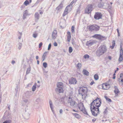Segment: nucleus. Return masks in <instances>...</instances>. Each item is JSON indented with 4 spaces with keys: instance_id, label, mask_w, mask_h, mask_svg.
Instances as JSON below:
<instances>
[{
    "instance_id": "nucleus-1",
    "label": "nucleus",
    "mask_w": 123,
    "mask_h": 123,
    "mask_svg": "<svg viewBox=\"0 0 123 123\" xmlns=\"http://www.w3.org/2000/svg\"><path fill=\"white\" fill-rule=\"evenodd\" d=\"M100 106V100L97 98L94 100L91 104V110L93 115L97 116L99 114V107Z\"/></svg>"
},
{
    "instance_id": "nucleus-2",
    "label": "nucleus",
    "mask_w": 123,
    "mask_h": 123,
    "mask_svg": "<svg viewBox=\"0 0 123 123\" xmlns=\"http://www.w3.org/2000/svg\"><path fill=\"white\" fill-rule=\"evenodd\" d=\"M88 91L87 87L83 86L80 87L79 90V94L81 95L83 99H85L87 97Z\"/></svg>"
},
{
    "instance_id": "nucleus-3",
    "label": "nucleus",
    "mask_w": 123,
    "mask_h": 123,
    "mask_svg": "<svg viewBox=\"0 0 123 123\" xmlns=\"http://www.w3.org/2000/svg\"><path fill=\"white\" fill-rule=\"evenodd\" d=\"M56 86L57 88L55 89L56 91L58 92L59 93H63L64 92L63 89L64 87L63 83L62 82H58Z\"/></svg>"
},
{
    "instance_id": "nucleus-4",
    "label": "nucleus",
    "mask_w": 123,
    "mask_h": 123,
    "mask_svg": "<svg viewBox=\"0 0 123 123\" xmlns=\"http://www.w3.org/2000/svg\"><path fill=\"white\" fill-rule=\"evenodd\" d=\"M86 28L88 31H97L99 30V27L96 25L94 24L87 26Z\"/></svg>"
},
{
    "instance_id": "nucleus-5",
    "label": "nucleus",
    "mask_w": 123,
    "mask_h": 123,
    "mask_svg": "<svg viewBox=\"0 0 123 123\" xmlns=\"http://www.w3.org/2000/svg\"><path fill=\"white\" fill-rule=\"evenodd\" d=\"M109 5L106 2V0H100V8L106 9L108 7Z\"/></svg>"
},
{
    "instance_id": "nucleus-6",
    "label": "nucleus",
    "mask_w": 123,
    "mask_h": 123,
    "mask_svg": "<svg viewBox=\"0 0 123 123\" xmlns=\"http://www.w3.org/2000/svg\"><path fill=\"white\" fill-rule=\"evenodd\" d=\"M92 10V5L91 4L88 5L85 10L86 13H89L91 12Z\"/></svg>"
},
{
    "instance_id": "nucleus-7",
    "label": "nucleus",
    "mask_w": 123,
    "mask_h": 123,
    "mask_svg": "<svg viewBox=\"0 0 123 123\" xmlns=\"http://www.w3.org/2000/svg\"><path fill=\"white\" fill-rule=\"evenodd\" d=\"M123 60V50L121 45L120 47V54L118 61L120 63Z\"/></svg>"
},
{
    "instance_id": "nucleus-8",
    "label": "nucleus",
    "mask_w": 123,
    "mask_h": 123,
    "mask_svg": "<svg viewBox=\"0 0 123 123\" xmlns=\"http://www.w3.org/2000/svg\"><path fill=\"white\" fill-rule=\"evenodd\" d=\"M77 106L81 111L84 113V112L85 111V109L83 103L81 102L79 103L77 105Z\"/></svg>"
},
{
    "instance_id": "nucleus-9",
    "label": "nucleus",
    "mask_w": 123,
    "mask_h": 123,
    "mask_svg": "<svg viewBox=\"0 0 123 123\" xmlns=\"http://www.w3.org/2000/svg\"><path fill=\"white\" fill-rule=\"evenodd\" d=\"M68 103H69L71 106H73L75 105L76 102L75 101L73 100L70 97V96L68 98Z\"/></svg>"
},
{
    "instance_id": "nucleus-10",
    "label": "nucleus",
    "mask_w": 123,
    "mask_h": 123,
    "mask_svg": "<svg viewBox=\"0 0 123 123\" xmlns=\"http://www.w3.org/2000/svg\"><path fill=\"white\" fill-rule=\"evenodd\" d=\"M69 83L70 84H77V81L75 78L72 77L69 80Z\"/></svg>"
},
{
    "instance_id": "nucleus-11",
    "label": "nucleus",
    "mask_w": 123,
    "mask_h": 123,
    "mask_svg": "<svg viewBox=\"0 0 123 123\" xmlns=\"http://www.w3.org/2000/svg\"><path fill=\"white\" fill-rule=\"evenodd\" d=\"M102 88L104 90H108L110 87V85L107 83H104L102 84Z\"/></svg>"
},
{
    "instance_id": "nucleus-12",
    "label": "nucleus",
    "mask_w": 123,
    "mask_h": 123,
    "mask_svg": "<svg viewBox=\"0 0 123 123\" xmlns=\"http://www.w3.org/2000/svg\"><path fill=\"white\" fill-rule=\"evenodd\" d=\"M107 48L105 46H102L100 49V55L105 52Z\"/></svg>"
},
{
    "instance_id": "nucleus-13",
    "label": "nucleus",
    "mask_w": 123,
    "mask_h": 123,
    "mask_svg": "<svg viewBox=\"0 0 123 123\" xmlns=\"http://www.w3.org/2000/svg\"><path fill=\"white\" fill-rule=\"evenodd\" d=\"M118 81L120 85L123 86V74H121L120 75V78L118 79Z\"/></svg>"
},
{
    "instance_id": "nucleus-14",
    "label": "nucleus",
    "mask_w": 123,
    "mask_h": 123,
    "mask_svg": "<svg viewBox=\"0 0 123 123\" xmlns=\"http://www.w3.org/2000/svg\"><path fill=\"white\" fill-rule=\"evenodd\" d=\"M115 90L114 92L115 94V97H117L118 96V93L120 92L119 91L118 89L116 86H115L114 87Z\"/></svg>"
},
{
    "instance_id": "nucleus-15",
    "label": "nucleus",
    "mask_w": 123,
    "mask_h": 123,
    "mask_svg": "<svg viewBox=\"0 0 123 123\" xmlns=\"http://www.w3.org/2000/svg\"><path fill=\"white\" fill-rule=\"evenodd\" d=\"M67 36L68 41V42H70L71 38V33L70 32H67Z\"/></svg>"
},
{
    "instance_id": "nucleus-16",
    "label": "nucleus",
    "mask_w": 123,
    "mask_h": 123,
    "mask_svg": "<svg viewBox=\"0 0 123 123\" xmlns=\"http://www.w3.org/2000/svg\"><path fill=\"white\" fill-rule=\"evenodd\" d=\"M57 36V31L56 30H54L52 33V37L53 39H55Z\"/></svg>"
},
{
    "instance_id": "nucleus-17",
    "label": "nucleus",
    "mask_w": 123,
    "mask_h": 123,
    "mask_svg": "<svg viewBox=\"0 0 123 123\" xmlns=\"http://www.w3.org/2000/svg\"><path fill=\"white\" fill-rule=\"evenodd\" d=\"M94 18L96 19H99L100 18V14L99 12H97L95 14Z\"/></svg>"
},
{
    "instance_id": "nucleus-18",
    "label": "nucleus",
    "mask_w": 123,
    "mask_h": 123,
    "mask_svg": "<svg viewBox=\"0 0 123 123\" xmlns=\"http://www.w3.org/2000/svg\"><path fill=\"white\" fill-rule=\"evenodd\" d=\"M63 7V4L62 3H61L60 5L56 8V9L57 11H59L61 9H62Z\"/></svg>"
},
{
    "instance_id": "nucleus-19",
    "label": "nucleus",
    "mask_w": 123,
    "mask_h": 123,
    "mask_svg": "<svg viewBox=\"0 0 123 123\" xmlns=\"http://www.w3.org/2000/svg\"><path fill=\"white\" fill-rule=\"evenodd\" d=\"M77 0H73V1L69 5L71 6V7L70 8V10H71L72 7V5L74 3L76 2Z\"/></svg>"
},
{
    "instance_id": "nucleus-20",
    "label": "nucleus",
    "mask_w": 123,
    "mask_h": 123,
    "mask_svg": "<svg viewBox=\"0 0 123 123\" xmlns=\"http://www.w3.org/2000/svg\"><path fill=\"white\" fill-rule=\"evenodd\" d=\"M77 0H73V1L69 5L71 6V7L70 8V10H71L72 7V5L74 3L76 2Z\"/></svg>"
},
{
    "instance_id": "nucleus-21",
    "label": "nucleus",
    "mask_w": 123,
    "mask_h": 123,
    "mask_svg": "<svg viewBox=\"0 0 123 123\" xmlns=\"http://www.w3.org/2000/svg\"><path fill=\"white\" fill-rule=\"evenodd\" d=\"M77 0H73V1L69 5L71 6V7L70 8V10H71L72 7V5L74 3L76 2Z\"/></svg>"
},
{
    "instance_id": "nucleus-22",
    "label": "nucleus",
    "mask_w": 123,
    "mask_h": 123,
    "mask_svg": "<svg viewBox=\"0 0 123 123\" xmlns=\"http://www.w3.org/2000/svg\"><path fill=\"white\" fill-rule=\"evenodd\" d=\"M73 115L75 117L77 118H80V116L78 114L73 113Z\"/></svg>"
},
{
    "instance_id": "nucleus-23",
    "label": "nucleus",
    "mask_w": 123,
    "mask_h": 123,
    "mask_svg": "<svg viewBox=\"0 0 123 123\" xmlns=\"http://www.w3.org/2000/svg\"><path fill=\"white\" fill-rule=\"evenodd\" d=\"M83 74L86 75L88 76L89 74V72L86 70H84L83 71Z\"/></svg>"
},
{
    "instance_id": "nucleus-24",
    "label": "nucleus",
    "mask_w": 123,
    "mask_h": 123,
    "mask_svg": "<svg viewBox=\"0 0 123 123\" xmlns=\"http://www.w3.org/2000/svg\"><path fill=\"white\" fill-rule=\"evenodd\" d=\"M92 37L97 39H99L100 38V35L98 34H95L92 36Z\"/></svg>"
},
{
    "instance_id": "nucleus-25",
    "label": "nucleus",
    "mask_w": 123,
    "mask_h": 123,
    "mask_svg": "<svg viewBox=\"0 0 123 123\" xmlns=\"http://www.w3.org/2000/svg\"><path fill=\"white\" fill-rule=\"evenodd\" d=\"M67 10V9H65L62 15L63 17H64L68 14V12L66 11Z\"/></svg>"
},
{
    "instance_id": "nucleus-26",
    "label": "nucleus",
    "mask_w": 123,
    "mask_h": 123,
    "mask_svg": "<svg viewBox=\"0 0 123 123\" xmlns=\"http://www.w3.org/2000/svg\"><path fill=\"white\" fill-rule=\"evenodd\" d=\"M112 45L111 46H110V48H111V49H113L114 47L115 46V41L114 40H113V41L112 42Z\"/></svg>"
},
{
    "instance_id": "nucleus-27",
    "label": "nucleus",
    "mask_w": 123,
    "mask_h": 123,
    "mask_svg": "<svg viewBox=\"0 0 123 123\" xmlns=\"http://www.w3.org/2000/svg\"><path fill=\"white\" fill-rule=\"evenodd\" d=\"M107 37L105 36H103L100 35V40L102 41L106 40V39Z\"/></svg>"
},
{
    "instance_id": "nucleus-28",
    "label": "nucleus",
    "mask_w": 123,
    "mask_h": 123,
    "mask_svg": "<svg viewBox=\"0 0 123 123\" xmlns=\"http://www.w3.org/2000/svg\"><path fill=\"white\" fill-rule=\"evenodd\" d=\"M81 64L79 63H78L77 65V68L78 69H80L81 68Z\"/></svg>"
},
{
    "instance_id": "nucleus-29",
    "label": "nucleus",
    "mask_w": 123,
    "mask_h": 123,
    "mask_svg": "<svg viewBox=\"0 0 123 123\" xmlns=\"http://www.w3.org/2000/svg\"><path fill=\"white\" fill-rule=\"evenodd\" d=\"M70 7H71V6H70V5H69L68 6L66 7L65 9H67V11H68V12L69 11H70L71 10H70Z\"/></svg>"
},
{
    "instance_id": "nucleus-30",
    "label": "nucleus",
    "mask_w": 123,
    "mask_h": 123,
    "mask_svg": "<svg viewBox=\"0 0 123 123\" xmlns=\"http://www.w3.org/2000/svg\"><path fill=\"white\" fill-rule=\"evenodd\" d=\"M39 14L37 12H36L35 13V17L37 19H39Z\"/></svg>"
},
{
    "instance_id": "nucleus-31",
    "label": "nucleus",
    "mask_w": 123,
    "mask_h": 123,
    "mask_svg": "<svg viewBox=\"0 0 123 123\" xmlns=\"http://www.w3.org/2000/svg\"><path fill=\"white\" fill-rule=\"evenodd\" d=\"M36 84H35L34 85L32 86V90L33 91H34L36 88Z\"/></svg>"
},
{
    "instance_id": "nucleus-32",
    "label": "nucleus",
    "mask_w": 123,
    "mask_h": 123,
    "mask_svg": "<svg viewBox=\"0 0 123 123\" xmlns=\"http://www.w3.org/2000/svg\"><path fill=\"white\" fill-rule=\"evenodd\" d=\"M46 53H44L43 55L42 59H43V61H44L45 59V58L46 55Z\"/></svg>"
},
{
    "instance_id": "nucleus-33",
    "label": "nucleus",
    "mask_w": 123,
    "mask_h": 123,
    "mask_svg": "<svg viewBox=\"0 0 123 123\" xmlns=\"http://www.w3.org/2000/svg\"><path fill=\"white\" fill-rule=\"evenodd\" d=\"M12 121L10 120H6L3 123H11Z\"/></svg>"
},
{
    "instance_id": "nucleus-34",
    "label": "nucleus",
    "mask_w": 123,
    "mask_h": 123,
    "mask_svg": "<svg viewBox=\"0 0 123 123\" xmlns=\"http://www.w3.org/2000/svg\"><path fill=\"white\" fill-rule=\"evenodd\" d=\"M105 98L106 99V100L109 102H111V99L109 98L108 97L106 96H105Z\"/></svg>"
},
{
    "instance_id": "nucleus-35",
    "label": "nucleus",
    "mask_w": 123,
    "mask_h": 123,
    "mask_svg": "<svg viewBox=\"0 0 123 123\" xmlns=\"http://www.w3.org/2000/svg\"><path fill=\"white\" fill-rule=\"evenodd\" d=\"M49 103L50 104V107L51 109L52 110L53 109V108L52 107V102L51 101V100H49Z\"/></svg>"
},
{
    "instance_id": "nucleus-36",
    "label": "nucleus",
    "mask_w": 123,
    "mask_h": 123,
    "mask_svg": "<svg viewBox=\"0 0 123 123\" xmlns=\"http://www.w3.org/2000/svg\"><path fill=\"white\" fill-rule=\"evenodd\" d=\"M29 4V1L27 0H26L24 3V4L26 6Z\"/></svg>"
},
{
    "instance_id": "nucleus-37",
    "label": "nucleus",
    "mask_w": 123,
    "mask_h": 123,
    "mask_svg": "<svg viewBox=\"0 0 123 123\" xmlns=\"http://www.w3.org/2000/svg\"><path fill=\"white\" fill-rule=\"evenodd\" d=\"M94 78L95 80H97L98 79V75L97 74H95L94 76Z\"/></svg>"
},
{
    "instance_id": "nucleus-38",
    "label": "nucleus",
    "mask_w": 123,
    "mask_h": 123,
    "mask_svg": "<svg viewBox=\"0 0 123 123\" xmlns=\"http://www.w3.org/2000/svg\"><path fill=\"white\" fill-rule=\"evenodd\" d=\"M108 112V111L107 110V108H106L105 110L103 112V113L104 115H106L107 114Z\"/></svg>"
},
{
    "instance_id": "nucleus-39",
    "label": "nucleus",
    "mask_w": 123,
    "mask_h": 123,
    "mask_svg": "<svg viewBox=\"0 0 123 123\" xmlns=\"http://www.w3.org/2000/svg\"><path fill=\"white\" fill-rule=\"evenodd\" d=\"M73 51V49L71 47H69V52L70 53H71Z\"/></svg>"
},
{
    "instance_id": "nucleus-40",
    "label": "nucleus",
    "mask_w": 123,
    "mask_h": 123,
    "mask_svg": "<svg viewBox=\"0 0 123 123\" xmlns=\"http://www.w3.org/2000/svg\"><path fill=\"white\" fill-rule=\"evenodd\" d=\"M71 31L72 33L74 32V27L73 26H72V27Z\"/></svg>"
},
{
    "instance_id": "nucleus-41",
    "label": "nucleus",
    "mask_w": 123,
    "mask_h": 123,
    "mask_svg": "<svg viewBox=\"0 0 123 123\" xmlns=\"http://www.w3.org/2000/svg\"><path fill=\"white\" fill-rule=\"evenodd\" d=\"M37 35V34L36 33H34L33 34V36L34 38H36Z\"/></svg>"
},
{
    "instance_id": "nucleus-42",
    "label": "nucleus",
    "mask_w": 123,
    "mask_h": 123,
    "mask_svg": "<svg viewBox=\"0 0 123 123\" xmlns=\"http://www.w3.org/2000/svg\"><path fill=\"white\" fill-rule=\"evenodd\" d=\"M84 57L85 59L88 58H89V56L88 55L86 54L84 56Z\"/></svg>"
},
{
    "instance_id": "nucleus-43",
    "label": "nucleus",
    "mask_w": 123,
    "mask_h": 123,
    "mask_svg": "<svg viewBox=\"0 0 123 123\" xmlns=\"http://www.w3.org/2000/svg\"><path fill=\"white\" fill-rule=\"evenodd\" d=\"M43 66L44 68H46L47 67V63L46 62H44L43 63Z\"/></svg>"
},
{
    "instance_id": "nucleus-44",
    "label": "nucleus",
    "mask_w": 123,
    "mask_h": 123,
    "mask_svg": "<svg viewBox=\"0 0 123 123\" xmlns=\"http://www.w3.org/2000/svg\"><path fill=\"white\" fill-rule=\"evenodd\" d=\"M43 43L41 42L39 44V48H41L42 46Z\"/></svg>"
},
{
    "instance_id": "nucleus-45",
    "label": "nucleus",
    "mask_w": 123,
    "mask_h": 123,
    "mask_svg": "<svg viewBox=\"0 0 123 123\" xmlns=\"http://www.w3.org/2000/svg\"><path fill=\"white\" fill-rule=\"evenodd\" d=\"M51 47V44H49L48 46V50H49Z\"/></svg>"
},
{
    "instance_id": "nucleus-46",
    "label": "nucleus",
    "mask_w": 123,
    "mask_h": 123,
    "mask_svg": "<svg viewBox=\"0 0 123 123\" xmlns=\"http://www.w3.org/2000/svg\"><path fill=\"white\" fill-rule=\"evenodd\" d=\"M117 32L118 33V36L119 37L120 36V33H119V29H117Z\"/></svg>"
},
{
    "instance_id": "nucleus-47",
    "label": "nucleus",
    "mask_w": 123,
    "mask_h": 123,
    "mask_svg": "<svg viewBox=\"0 0 123 123\" xmlns=\"http://www.w3.org/2000/svg\"><path fill=\"white\" fill-rule=\"evenodd\" d=\"M117 32L118 33V36L119 37L120 36V33H119V29H117Z\"/></svg>"
},
{
    "instance_id": "nucleus-48",
    "label": "nucleus",
    "mask_w": 123,
    "mask_h": 123,
    "mask_svg": "<svg viewBox=\"0 0 123 123\" xmlns=\"http://www.w3.org/2000/svg\"><path fill=\"white\" fill-rule=\"evenodd\" d=\"M117 32L118 33V36L119 37L120 36V33H119V29H117Z\"/></svg>"
},
{
    "instance_id": "nucleus-49",
    "label": "nucleus",
    "mask_w": 123,
    "mask_h": 123,
    "mask_svg": "<svg viewBox=\"0 0 123 123\" xmlns=\"http://www.w3.org/2000/svg\"><path fill=\"white\" fill-rule=\"evenodd\" d=\"M93 44V42H91L89 43H88L87 45H91Z\"/></svg>"
},
{
    "instance_id": "nucleus-50",
    "label": "nucleus",
    "mask_w": 123,
    "mask_h": 123,
    "mask_svg": "<svg viewBox=\"0 0 123 123\" xmlns=\"http://www.w3.org/2000/svg\"><path fill=\"white\" fill-rule=\"evenodd\" d=\"M94 83V82L93 80H92V81L90 83V85H92Z\"/></svg>"
},
{
    "instance_id": "nucleus-51",
    "label": "nucleus",
    "mask_w": 123,
    "mask_h": 123,
    "mask_svg": "<svg viewBox=\"0 0 123 123\" xmlns=\"http://www.w3.org/2000/svg\"><path fill=\"white\" fill-rule=\"evenodd\" d=\"M54 46H56L57 45V43L56 42H55L54 43Z\"/></svg>"
},
{
    "instance_id": "nucleus-52",
    "label": "nucleus",
    "mask_w": 123,
    "mask_h": 123,
    "mask_svg": "<svg viewBox=\"0 0 123 123\" xmlns=\"http://www.w3.org/2000/svg\"><path fill=\"white\" fill-rule=\"evenodd\" d=\"M60 113H62V109H61L60 110Z\"/></svg>"
},
{
    "instance_id": "nucleus-53",
    "label": "nucleus",
    "mask_w": 123,
    "mask_h": 123,
    "mask_svg": "<svg viewBox=\"0 0 123 123\" xmlns=\"http://www.w3.org/2000/svg\"><path fill=\"white\" fill-rule=\"evenodd\" d=\"M96 120V119L95 118H94L92 120V121L94 122Z\"/></svg>"
},
{
    "instance_id": "nucleus-54",
    "label": "nucleus",
    "mask_w": 123,
    "mask_h": 123,
    "mask_svg": "<svg viewBox=\"0 0 123 123\" xmlns=\"http://www.w3.org/2000/svg\"><path fill=\"white\" fill-rule=\"evenodd\" d=\"M108 58L110 60H111V57L110 56H108Z\"/></svg>"
},
{
    "instance_id": "nucleus-55",
    "label": "nucleus",
    "mask_w": 123,
    "mask_h": 123,
    "mask_svg": "<svg viewBox=\"0 0 123 123\" xmlns=\"http://www.w3.org/2000/svg\"><path fill=\"white\" fill-rule=\"evenodd\" d=\"M12 64H14V63H15V61H12Z\"/></svg>"
},
{
    "instance_id": "nucleus-56",
    "label": "nucleus",
    "mask_w": 123,
    "mask_h": 123,
    "mask_svg": "<svg viewBox=\"0 0 123 123\" xmlns=\"http://www.w3.org/2000/svg\"><path fill=\"white\" fill-rule=\"evenodd\" d=\"M38 56H37L36 57V59H38Z\"/></svg>"
},
{
    "instance_id": "nucleus-57",
    "label": "nucleus",
    "mask_w": 123,
    "mask_h": 123,
    "mask_svg": "<svg viewBox=\"0 0 123 123\" xmlns=\"http://www.w3.org/2000/svg\"><path fill=\"white\" fill-rule=\"evenodd\" d=\"M37 64H39V61L38 60H37Z\"/></svg>"
},
{
    "instance_id": "nucleus-58",
    "label": "nucleus",
    "mask_w": 123,
    "mask_h": 123,
    "mask_svg": "<svg viewBox=\"0 0 123 123\" xmlns=\"http://www.w3.org/2000/svg\"><path fill=\"white\" fill-rule=\"evenodd\" d=\"M115 76H113V79H114L115 78Z\"/></svg>"
},
{
    "instance_id": "nucleus-59",
    "label": "nucleus",
    "mask_w": 123,
    "mask_h": 123,
    "mask_svg": "<svg viewBox=\"0 0 123 123\" xmlns=\"http://www.w3.org/2000/svg\"><path fill=\"white\" fill-rule=\"evenodd\" d=\"M102 15L101 14V13H100V19H101L102 18Z\"/></svg>"
},
{
    "instance_id": "nucleus-60",
    "label": "nucleus",
    "mask_w": 123,
    "mask_h": 123,
    "mask_svg": "<svg viewBox=\"0 0 123 123\" xmlns=\"http://www.w3.org/2000/svg\"><path fill=\"white\" fill-rule=\"evenodd\" d=\"M73 110L75 112H77V111H76L75 110Z\"/></svg>"
},
{
    "instance_id": "nucleus-61",
    "label": "nucleus",
    "mask_w": 123,
    "mask_h": 123,
    "mask_svg": "<svg viewBox=\"0 0 123 123\" xmlns=\"http://www.w3.org/2000/svg\"><path fill=\"white\" fill-rule=\"evenodd\" d=\"M119 70V68H117V70H116V71H117L118 70Z\"/></svg>"
},
{
    "instance_id": "nucleus-62",
    "label": "nucleus",
    "mask_w": 123,
    "mask_h": 123,
    "mask_svg": "<svg viewBox=\"0 0 123 123\" xmlns=\"http://www.w3.org/2000/svg\"><path fill=\"white\" fill-rule=\"evenodd\" d=\"M30 71V69L29 68V69H28L27 70V71Z\"/></svg>"
},
{
    "instance_id": "nucleus-63",
    "label": "nucleus",
    "mask_w": 123,
    "mask_h": 123,
    "mask_svg": "<svg viewBox=\"0 0 123 123\" xmlns=\"http://www.w3.org/2000/svg\"><path fill=\"white\" fill-rule=\"evenodd\" d=\"M115 73H114L113 74V76H115Z\"/></svg>"
},
{
    "instance_id": "nucleus-64",
    "label": "nucleus",
    "mask_w": 123,
    "mask_h": 123,
    "mask_svg": "<svg viewBox=\"0 0 123 123\" xmlns=\"http://www.w3.org/2000/svg\"><path fill=\"white\" fill-rule=\"evenodd\" d=\"M116 71H117L116 70H115V71L114 73H116Z\"/></svg>"
}]
</instances>
